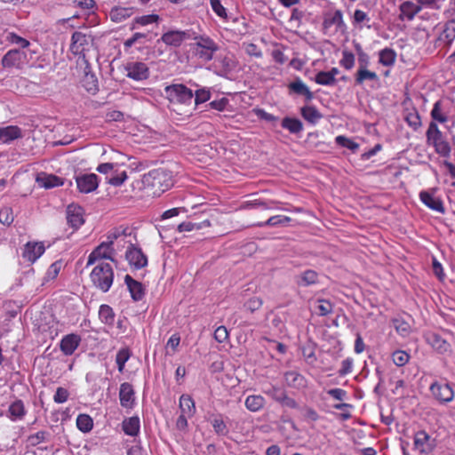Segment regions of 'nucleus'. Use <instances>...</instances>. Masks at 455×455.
<instances>
[{"instance_id":"1","label":"nucleus","mask_w":455,"mask_h":455,"mask_svg":"<svg viewBox=\"0 0 455 455\" xmlns=\"http://www.w3.org/2000/svg\"><path fill=\"white\" fill-rule=\"evenodd\" d=\"M91 280L93 285L102 292L108 291L114 281V271L111 265L109 263L97 265L91 273Z\"/></svg>"},{"instance_id":"2","label":"nucleus","mask_w":455,"mask_h":455,"mask_svg":"<svg viewBox=\"0 0 455 455\" xmlns=\"http://www.w3.org/2000/svg\"><path fill=\"white\" fill-rule=\"evenodd\" d=\"M120 234L117 231L109 233L107 236V241L100 243L88 256L87 266L94 264L98 259H110L113 260L114 248L113 243L115 240L119 237Z\"/></svg>"},{"instance_id":"3","label":"nucleus","mask_w":455,"mask_h":455,"mask_svg":"<svg viewBox=\"0 0 455 455\" xmlns=\"http://www.w3.org/2000/svg\"><path fill=\"white\" fill-rule=\"evenodd\" d=\"M164 97L171 103L190 105L194 99V92L182 84H173L165 86Z\"/></svg>"},{"instance_id":"4","label":"nucleus","mask_w":455,"mask_h":455,"mask_svg":"<svg viewBox=\"0 0 455 455\" xmlns=\"http://www.w3.org/2000/svg\"><path fill=\"white\" fill-rule=\"evenodd\" d=\"M28 53L23 50H9L2 58L1 65L6 70H21L28 66Z\"/></svg>"},{"instance_id":"5","label":"nucleus","mask_w":455,"mask_h":455,"mask_svg":"<svg viewBox=\"0 0 455 455\" xmlns=\"http://www.w3.org/2000/svg\"><path fill=\"white\" fill-rule=\"evenodd\" d=\"M428 143H431L437 154L442 156H449L451 154V147L443 139L442 132L439 130L435 122H430L428 129L426 132Z\"/></svg>"},{"instance_id":"6","label":"nucleus","mask_w":455,"mask_h":455,"mask_svg":"<svg viewBox=\"0 0 455 455\" xmlns=\"http://www.w3.org/2000/svg\"><path fill=\"white\" fill-rule=\"evenodd\" d=\"M144 182L146 185L157 188L164 192L173 185L172 173L165 169H156L145 175Z\"/></svg>"},{"instance_id":"7","label":"nucleus","mask_w":455,"mask_h":455,"mask_svg":"<svg viewBox=\"0 0 455 455\" xmlns=\"http://www.w3.org/2000/svg\"><path fill=\"white\" fill-rule=\"evenodd\" d=\"M195 39L194 51L196 56L205 62L212 60L214 53L219 50L218 44L206 36H197Z\"/></svg>"},{"instance_id":"8","label":"nucleus","mask_w":455,"mask_h":455,"mask_svg":"<svg viewBox=\"0 0 455 455\" xmlns=\"http://www.w3.org/2000/svg\"><path fill=\"white\" fill-rule=\"evenodd\" d=\"M97 172L106 175L107 182L114 187H119L127 180L126 171L119 170L118 164L114 163H104L98 165Z\"/></svg>"},{"instance_id":"9","label":"nucleus","mask_w":455,"mask_h":455,"mask_svg":"<svg viewBox=\"0 0 455 455\" xmlns=\"http://www.w3.org/2000/svg\"><path fill=\"white\" fill-rule=\"evenodd\" d=\"M429 391L439 403L446 404L453 401L454 389L451 383L448 381H434L429 387Z\"/></svg>"},{"instance_id":"10","label":"nucleus","mask_w":455,"mask_h":455,"mask_svg":"<svg viewBox=\"0 0 455 455\" xmlns=\"http://www.w3.org/2000/svg\"><path fill=\"white\" fill-rule=\"evenodd\" d=\"M127 77L134 81H143L149 76L148 65L141 61H130L124 65Z\"/></svg>"},{"instance_id":"11","label":"nucleus","mask_w":455,"mask_h":455,"mask_svg":"<svg viewBox=\"0 0 455 455\" xmlns=\"http://www.w3.org/2000/svg\"><path fill=\"white\" fill-rule=\"evenodd\" d=\"M129 264L136 269H141L148 265V257L142 250L134 244H130L125 252Z\"/></svg>"},{"instance_id":"12","label":"nucleus","mask_w":455,"mask_h":455,"mask_svg":"<svg viewBox=\"0 0 455 455\" xmlns=\"http://www.w3.org/2000/svg\"><path fill=\"white\" fill-rule=\"evenodd\" d=\"M323 28L325 33L334 28V31L344 30L346 24L343 20V13L340 10H335L324 14Z\"/></svg>"},{"instance_id":"13","label":"nucleus","mask_w":455,"mask_h":455,"mask_svg":"<svg viewBox=\"0 0 455 455\" xmlns=\"http://www.w3.org/2000/svg\"><path fill=\"white\" fill-rule=\"evenodd\" d=\"M413 444L416 451L425 454L430 453L435 446V439L423 430L415 434Z\"/></svg>"},{"instance_id":"14","label":"nucleus","mask_w":455,"mask_h":455,"mask_svg":"<svg viewBox=\"0 0 455 455\" xmlns=\"http://www.w3.org/2000/svg\"><path fill=\"white\" fill-rule=\"evenodd\" d=\"M79 192L88 194L99 187V178L95 173L81 174L76 177Z\"/></svg>"},{"instance_id":"15","label":"nucleus","mask_w":455,"mask_h":455,"mask_svg":"<svg viewBox=\"0 0 455 455\" xmlns=\"http://www.w3.org/2000/svg\"><path fill=\"white\" fill-rule=\"evenodd\" d=\"M189 38V31L170 30L162 35L161 41L168 46L180 47Z\"/></svg>"},{"instance_id":"16","label":"nucleus","mask_w":455,"mask_h":455,"mask_svg":"<svg viewBox=\"0 0 455 455\" xmlns=\"http://www.w3.org/2000/svg\"><path fill=\"white\" fill-rule=\"evenodd\" d=\"M45 247L41 242H28L25 244L22 258L29 262H36L44 252Z\"/></svg>"},{"instance_id":"17","label":"nucleus","mask_w":455,"mask_h":455,"mask_svg":"<svg viewBox=\"0 0 455 455\" xmlns=\"http://www.w3.org/2000/svg\"><path fill=\"white\" fill-rule=\"evenodd\" d=\"M119 400L122 407L132 409L135 405V392L132 384L124 382L119 388Z\"/></svg>"},{"instance_id":"18","label":"nucleus","mask_w":455,"mask_h":455,"mask_svg":"<svg viewBox=\"0 0 455 455\" xmlns=\"http://www.w3.org/2000/svg\"><path fill=\"white\" fill-rule=\"evenodd\" d=\"M426 342L440 354L446 353L450 349V344L440 334L435 331H427L424 334Z\"/></svg>"},{"instance_id":"19","label":"nucleus","mask_w":455,"mask_h":455,"mask_svg":"<svg viewBox=\"0 0 455 455\" xmlns=\"http://www.w3.org/2000/svg\"><path fill=\"white\" fill-rule=\"evenodd\" d=\"M89 45V36L80 31L72 34L70 52L75 55L82 54Z\"/></svg>"},{"instance_id":"20","label":"nucleus","mask_w":455,"mask_h":455,"mask_svg":"<svg viewBox=\"0 0 455 455\" xmlns=\"http://www.w3.org/2000/svg\"><path fill=\"white\" fill-rule=\"evenodd\" d=\"M287 87L290 95L303 96L306 101H310L314 98V94L310 92L308 86L299 77L291 82Z\"/></svg>"},{"instance_id":"21","label":"nucleus","mask_w":455,"mask_h":455,"mask_svg":"<svg viewBox=\"0 0 455 455\" xmlns=\"http://www.w3.org/2000/svg\"><path fill=\"white\" fill-rule=\"evenodd\" d=\"M81 343V337L76 333H70L62 337L60 348L65 355H71Z\"/></svg>"},{"instance_id":"22","label":"nucleus","mask_w":455,"mask_h":455,"mask_svg":"<svg viewBox=\"0 0 455 455\" xmlns=\"http://www.w3.org/2000/svg\"><path fill=\"white\" fill-rule=\"evenodd\" d=\"M27 414V410L22 400L15 399L8 407L6 417L12 422L22 420Z\"/></svg>"},{"instance_id":"23","label":"nucleus","mask_w":455,"mask_h":455,"mask_svg":"<svg viewBox=\"0 0 455 455\" xmlns=\"http://www.w3.org/2000/svg\"><path fill=\"white\" fill-rule=\"evenodd\" d=\"M419 199L429 209L439 213H444L445 209L443 201L439 197L435 196L433 192L421 191L419 193Z\"/></svg>"},{"instance_id":"24","label":"nucleus","mask_w":455,"mask_h":455,"mask_svg":"<svg viewBox=\"0 0 455 455\" xmlns=\"http://www.w3.org/2000/svg\"><path fill=\"white\" fill-rule=\"evenodd\" d=\"M22 137V130L16 125H8L0 128V142L4 144H10L13 140Z\"/></svg>"},{"instance_id":"25","label":"nucleus","mask_w":455,"mask_h":455,"mask_svg":"<svg viewBox=\"0 0 455 455\" xmlns=\"http://www.w3.org/2000/svg\"><path fill=\"white\" fill-rule=\"evenodd\" d=\"M124 283L127 285L131 297L134 301H140L144 298L145 289L141 283L134 280L129 275H125Z\"/></svg>"},{"instance_id":"26","label":"nucleus","mask_w":455,"mask_h":455,"mask_svg":"<svg viewBox=\"0 0 455 455\" xmlns=\"http://www.w3.org/2000/svg\"><path fill=\"white\" fill-rule=\"evenodd\" d=\"M67 220L72 228L76 229L79 228L84 222L82 208L69 205L67 210Z\"/></svg>"},{"instance_id":"27","label":"nucleus","mask_w":455,"mask_h":455,"mask_svg":"<svg viewBox=\"0 0 455 455\" xmlns=\"http://www.w3.org/2000/svg\"><path fill=\"white\" fill-rule=\"evenodd\" d=\"M134 13L133 7L114 6L109 12V19L115 23H121Z\"/></svg>"},{"instance_id":"28","label":"nucleus","mask_w":455,"mask_h":455,"mask_svg":"<svg viewBox=\"0 0 455 455\" xmlns=\"http://www.w3.org/2000/svg\"><path fill=\"white\" fill-rule=\"evenodd\" d=\"M455 40V20H448L438 36V41L446 46H451Z\"/></svg>"},{"instance_id":"29","label":"nucleus","mask_w":455,"mask_h":455,"mask_svg":"<svg viewBox=\"0 0 455 455\" xmlns=\"http://www.w3.org/2000/svg\"><path fill=\"white\" fill-rule=\"evenodd\" d=\"M37 184L46 189L60 187L64 184L63 180L53 174L42 173L36 177Z\"/></svg>"},{"instance_id":"30","label":"nucleus","mask_w":455,"mask_h":455,"mask_svg":"<svg viewBox=\"0 0 455 455\" xmlns=\"http://www.w3.org/2000/svg\"><path fill=\"white\" fill-rule=\"evenodd\" d=\"M122 429L125 435L130 436H137L140 430V418L137 416H132L127 419H124L122 423Z\"/></svg>"},{"instance_id":"31","label":"nucleus","mask_w":455,"mask_h":455,"mask_svg":"<svg viewBox=\"0 0 455 455\" xmlns=\"http://www.w3.org/2000/svg\"><path fill=\"white\" fill-rule=\"evenodd\" d=\"M421 11V4H416L411 1H405L400 5V19L406 18L412 20L414 17Z\"/></svg>"},{"instance_id":"32","label":"nucleus","mask_w":455,"mask_h":455,"mask_svg":"<svg viewBox=\"0 0 455 455\" xmlns=\"http://www.w3.org/2000/svg\"><path fill=\"white\" fill-rule=\"evenodd\" d=\"M160 17L157 14H147L134 18L132 22L131 29L135 30L140 27H146L151 24H157Z\"/></svg>"},{"instance_id":"33","label":"nucleus","mask_w":455,"mask_h":455,"mask_svg":"<svg viewBox=\"0 0 455 455\" xmlns=\"http://www.w3.org/2000/svg\"><path fill=\"white\" fill-rule=\"evenodd\" d=\"M179 407L181 414L193 417L196 413V405L192 397L188 395H182L180 397Z\"/></svg>"},{"instance_id":"34","label":"nucleus","mask_w":455,"mask_h":455,"mask_svg":"<svg viewBox=\"0 0 455 455\" xmlns=\"http://www.w3.org/2000/svg\"><path fill=\"white\" fill-rule=\"evenodd\" d=\"M286 385L296 389H302L307 386L306 379L296 371L286 372Z\"/></svg>"},{"instance_id":"35","label":"nucleus","mask_w":455,"mask_h":455,"mask_svg":"<svg viewBox=\"0 0 455 455\" xmlns=\"http://www.w3.org/2000/svg\"><path fill=\"white\" fill-rule=\"evenodd\" d=\"M396 60V52L392 48L386 47L379 52V62L384 67H391Z\"/></svg>"},{"instance_id":"36","label":"nucleus","mask_w":455,"mask_h":455,"mask_svg":"<svg viewBox=\"0 0 455 455\" xmlns=\"http://www.w3.org/2000/svg\"><path fill=\"white\" fill-rule=\"evenodd\" d=\"M430 116L433 119L432 122H439L441 124L448 121L447 112L444 110L442 100H437L430 112Z\"/></svg>"},{"instance_id":"37","label":"nucleus","mask_w":455,"mask_h":455,"mask_svg":"<svg viewBox=\"0 0 455 455\" xmlns=\"http://www.w3.org/2000/svg\"><path fill=\"white\" fill-rule=\"evenodd\" d=\"M3 40L5 43H8L10 44H16L20 46L21 49H25L30 45V43L26 38H23L18 35H16L14 32L6 31L3 35Z\"/></svg>"},{"instance_id":"38","label":"nucleus","mask_w":455,"mask_h":455,"mask_svg":"<svg viewBox=\"0 0 455 455\" xmlns=\"http://www.w3.org/2000/svg\"><path fill=\"white\" fill-rule=\"evenodd\" d=\"M355 80L356 84H363L365 81H378L379 76L376 72L371 71L368 68H358Z\"/></svg>"},{"instance_id":"39","label":"nucleus","mask_w":455,"mask_h":455,"mask_svg":"<svg viewBox=\"0 0 455 455\" xmlns=\"http://www.w3.org/2000/svg\"><path fill=\"white\" fill-rule=\"evenodd\" d=\"M300 114L305 120L311 124H315L322 118L321 113L313 106L301 108Z\"/></svg>"},{"instance_id":"40","label":"nucleus","mask_w":455,"mask_h":455,"mask_svg":"<svg viewBox=\"0 0 455 455\" xmlns=\"http://www.w3.org/2000/svg\"><path fill=\"white\" fill-rule=\"evenodd\" d=\"M404 120L414 131H417L421 126V118L416 108L407 110L404 116Z\"/></svg>"},{"instance_id":"41","label":"nucleus","mask_w":455,"mask_h":455,"mask_svg":"<svg viewBox=\"0 0 455 455\" xmlns=\"http://www.w3.org/2000/svg\"><path fill=\"white\" fill-rule=\"evenodd\" d=\"M76 427L81 432L88 433L93 427V420L88 414H79L76 418Z\"/></svg>"},{"instance_id":"42","label":"nucleus","mask_w":455,"mask_h":455,"mask_svg":"<svg viewBox=\"0 0 455 455\" xmlns=\"http://www.w3.org/2000/svg\"><path fill=\"white\" fill-rule=\"evenodd\" d=\"M99 317L105 324H113L115 314L112 307L106 304L101 305L99 309Z\"/></svg>"},{"instance_id":"43","label":"nucleus","mask_w":455,"mask_h":455,"mask_svg":"<svg viewBox=\"0 0 455 455\" xmlns=\"http://www.w3.org/2000/svg\"><path fill=\"white\" fill-rule=\"evenodd\" d=\"M265 400L261 395H249L245 399V406L251 411H258L264 406Z\"/></svg>"},{"instance_id":"44","label":"nucleus","mask_w":455,"mask_h":455,"mask_svg":"<svg viewBox=\"0 0 455 455\" xmlns=\"http://www.w3.org/2000/svg\"><path fill=\"white\" fill-rule=\"evenodd\" d=\"M131 351L127 347L121 348L116 356V363L117 365L118 371L123 373L124 371L125 363L131 358Z\"/></svg>"},{"instance_id":"45","label":"nucleus","mask_w":455,"mask_h":455,"mask_svg":"<svg viewBox=\"0 0 455 455\" xmlns=\"http://www.w3.org/2000/svg\"><path fill=\"white\" fill-rule=\"evenodd\" d=\"M304 17V11L299 8H292L291 13L289 19L290 30L294 31L298 28L301 23L302 18Z\"/></svg>"},{"instance_id":"46","label":"nucleus","mask_w":455,"mask_h":455,"mask_svg":"<svg viewBox=\"0 0 455 455\" xmlns=\"http://www.w3.org/2000/svg\"><path fill=\"white\" fill-rule=\"evenodd\" d=\"M212 97V89L201 87L194 92V100L196 105H200L208 101Z\"/></svg>"},{"instance_id":"47","label":"nucleus","mask_w":455,"mask_h":455,"mask_svg":"<svg viewBox=\"0 0 455 455\" xmlns=\"http://www.w3.org/2000/svg\"><path fill=\"white\" fill-rule=\"evenodd\" d=\"M83 85L88 92L95 94L98 92V79L95 75L85 73Z\"/></svg>"},{"instance_id":"48","label":"nucleus","mask_w":455,"mask_h":455,"mask_svg":"<svg viewBox=\"0 0 455 455\" xmlns=\"http://www.w3.org/2000/svg\"><path fill=\"white\" fill-rule=\"evenodd\" d=\"M315 82L320 85L332 86L337 83V79L333 78L327 71H320L315 75Z\"/></svg>"},{"instance_id":"49","label":"nucleus","mask_w":455,"mask_h":455,"mask_svg":"<svg viewBox=\"0 0 455 455\" xmlns=\"http://www.w3.org/2000/svg\"><path fill=\"white\" fill-rule=\"evenodd\" d=\"M212 426L213 427L214 432L218 435H227L228 433V428L227 427V424L224 422L221 416H217L212 419Z\"/></svg>"},{"instance_id":"50","label":"nucleus","mask_w":455,"mask_h":455,"mask_svg":"<svg viewBox=\"0 0 455 455\" xmlns=\"http://www.w3.org/2000/svg\"><path fill=\"white\" fill-rule=\"evenodd\" d=\"M393 325L397 333L403 337H406L411 332L410 324L403 319L395 318L393 320Z\"/></svg>"},{"instance_id":"51","label":"nucleus","mask_w":455,"mask_h":455,"mask_svg":"<svg viewBox=\"0 0 455 455\" xmlns=\"http://www.w3.org/2000/svg\"><path fill=\"white\" fill-rule=\"evenodd\" d=\"M211 7L214 13L223 20H228V15L227 9L222 5L220 0H209Z\"/></svg>"},{"instance_id":"52","label":"nucleus","mask_w":455,"mask_h":455,"mask_svg":"<svg viewBox=\"0 0 455 455\" xmlns=\"http://www.w3.org/2000/svg\"><path fill=\"white\" fill-rule=\"evenodd\" d=\"M335 141L339 146L347 148L350 149L352 152H355L359 148L358 143L343 135L337 136L335 138Z\"/></svg>"},{"instance_id":"53","label":"nucleus","mask_w":455,"mask_h":455,"mask_svg":"<svg viewBox=\"0 0 455 455\" xmlns=\"http://www.w3.org/2000/svg\"><path fill=\"white\" fill-rule=\"evenodd\" d=\"M410 355L403 350H396L392 354V360L396 366H404L410 360Z\"/></svg>"},{"instance_id":"54","label":"nucleus","mask_w":455,"mask_h":455,"mask_svg":"<svg viewBox=\"0 0 455 455\" xmlns=\"http://www.w3.org/2000/svg\"><path fill=\"white\" fill-rule=\"evenodd\" d=\"M14 220L13 211L10 206H4L0 209V222L10 226Z\"/></svg>"},{"instance_id":"55","label":"nucleus","mask_w":455,"mask_h":455,"mask_svg":"<svg viewBox=\"0 0 455 455\" xmlns=\"http://www.w3.org/2000/svg\"><path fill=\"white\" fill-rule=\"evenodd\" d=\"M62 262L60 260H57L50 265L45 274V280L52 281L54 280L60 274V271L62 268Z\"/></svg>"},{"instance_id":"56","label":"nucleus","mask_w":455,"mask_h":455,"mask_svg":"<svg viewBox=\"0 0 455 455\" xmlns=\"http://www.w3.org/2000/svg\"><path fill=\"white\" fill-rule=\"evenodd\" d=\"M285 124H285L286 129L289 130V132L291 133L297 134V133L300 132L303 129V124H302L301 121L297 118L286 117Z\"/></svg>"},{"instance_id":"57","label":"nucleus","mask_w":455,"mask_h":455,"mask_svg":"<svg viewBox=\"0 0 455 455\" xmlns=\"http://www.w3.org/2000/svg\"><path fill=\"white\" fill-rule=\"evenodd\" d=\"M339 64L347 70L351 69L355 65V55L351 52L343 51Z\"/></svg>"},{"instance_id":"58","label":"nucleus","mask_w":455,"mask_h":455,"mask_svg":"<svg viewBox=\"0 0 455 455\" xmlns=\"http://www.w3.org/2000/svg\"><path fill=\"white\" fill-rule=\"evenodd\" d=\"M315 310L320 315H327L332 311V305L325 299H318Z\"/></svg>"},{"instance_id":"59","label":"nucleus","mask_w":455,"mask_h":455,"mask_svg":"<svg viewBox=\"0 0 455 455\" xmlns=\"http://www.w3.org/2000/svg\"><path fill=\"white\" fill-rule=\"evenodd\" d=\"M317 282V273L314 270H307L301 275L299 284L310 285Z\"/></svg>"},{"instance_id":"60","label":"nucleus","mask_w":455,"mask_h":455,"mask_svg":"<svg viewBox=\"0 0 455 455\" xmlns=\"http://www.w3.org/2000/svg\"><path fill=\"white\" fill-rule=\"evenodd\" d=\"M68 396L69 392L68 391V389L60 387L56 389L55 395L53 396V401L56 403H64L68 401Z\"/></svg>"},{"instance_id":"61","label":"nucleus","mask_w":455,"mask_h":455,"mask_svg":"<svg viewBox=\"0 0 455 455\" xmlns=\"http://www.w3.org/2000/svg\"><path fill=\"white\" fill-rule=\"evenodd\" d=\"M261 306H262V300L259 297L251 298L244 303L245 309L249 310L251 313H253L256 310H258L259 308H260Z\"/></svg>"},{"instance_id":"62","label":"nucleus","mask_w":455,"mask_h":455,"mask_svg":"<svg viewBox=\"0 0 455 455\" xmlns=\"http://www.w3.org/2000/svg\"><path fill=\"white\" fill-rule=\"evenodd\" d=\"M229 104V100L226 97H222L219 100H214L209 103V106L211 108L218 110V111H224L228 105Z\"/></svg>"},{"instance_id":"63","label":"nucleus","mask_w":455,"mask_h":455,"mask_svg":"<svg viewBox=\"0 0 455 455\" xmlns=\"http://www.w3.org/2000/svg\"><path fill=\"white\" fill-rule=\"evenodd\" d=\"M354 365V360L350 357L346 358L341 363V367L339 370L338 373L339 376H345L352 372Z\"/></svg>"},{"instance_id":"64","label":"nucleus","mask_w":455,"mask_h":455,"mask_svg":"<svg viewBox=\"0 0 455 455\" xmlns=\"http://www.w3.org/2000/svg\"><path fill=\"white\" fill-rule=\"evenodd\" d=\"M213 337L216 341L222 343V342H225L226 340H228V339L229 337V333H228L227 328L225 326L221 325V326H219L215 330Z\"/></svg>"}]
</instances>
